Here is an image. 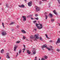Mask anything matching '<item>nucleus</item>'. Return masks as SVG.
<instances>
[{
	"label": "nucleus",
	"mask_w": 60,
	"mask_h": 60,
	"mask_svg": "<svg viewBox=\"0 0 60 60\" xmlns=\"http://www.w3.org/2000/svg\"><path fill=\"white\" fill-rule=\"evenodd\" d=\"M23 46H24V47H25V45H23Z\"/></svg>",
	"instance_id": "53"
},
{
	"label": "nucleus",
	"mask_w": 60,
	"mask_h": 60,
	"mask_svg": "<svg viewBox=\"0 0 60 60\" xmlns=\"http://www.w3.org/2000/svg\"><path fill=\"white\" fill-rule=\"evenodd\" d=\"M40 40L41 41H43V40H42V38L41 37H40Z\"/></svg>",
	"instance_id": "22"
},
{
	"label": "nucleus",
	"mask_w": 60,
	"mask_h": 60,
	"mask_svg": "<svg viewBox=\"0 0 60 60\" xmlns=\"http://www.w3.org/2000/svg\"><path fill=\"white\" fill-rule=\"evenodd\" d=\"M2 26L4 28V23L2 22Z\"/></svg>",
	"instance_id": "26"
},
{
	"label": "nucleus",
	"mask_w": 60,
	"mask_h": 60,
	"mask_svg": "<svg viewBox=\"0 0 60 60\" xmlns=\"http://www.w3.org/2000/svg\"><path fill=\"white\" fill-rule=\"evenodd\" d=\"M18 46H17V45H15V46L14 47V51H15L16 49L17 48H18Z\"/></svg>",
	"instance_id": "11"
},
{
	"label": "nucleus",
	"mask_w": 60,
	"mask_h": 60,
	"mask_svg": "<svg viewBox=\"0 0 60 60\" xmlns=\"http://www.w3.org/2000/svg\"><path fill=\"white\" fill-rule=\"evenodd\" d=\"M45 19L46 20L47 19H48V16L47 15H45Z\"/></svg>",
	"instance_id": "21"
},
{
	"label": "nucleus",
	"mask_w": 60,
	"mask_h": 60,
	"mask_svg": "<svg viewBox=\"0 0 60 60\" xmlns=\"http://www.w3.org/2000/svg\"><path fill=\"white\" fill-rule=\"evenodd\" d=\"M35 16H36V17H37V16H38V14H36L35 15Z\"/></svg>",
	"instance_id": "35"
},
{
	"label": "nucleus",
	"mask_w": 60,
	"mask_h": 60,
	"mask_svg": "<svg viewBox=\"0 0 60 60\" xmlns=\"http://www.w3.org/2000/svg\"><path fill=\"white\" fill-rule=\"evenodd\" d=\"M7 56L6 57L7 58L9 59L10 58V57L9 56L10 55H9V53H6Z\"/></svg>",
	"instance_id": "7"
},
{
	"label": "nucleus",
	"mask_w": 60,
	"mask_h": 60,
	"mask_svg": "<svg viewBox=\"0 0 60 60\" xmlns=\"http://www.w3.org/2000/svg\"><path fill=\"white\" fill-rule=\"evenodd\" d=\"M24 1L26 2L27 0H24Z\"/></svg>",
	"instance_id": "51"
},
{
	"label": "nucleus",
	"mask_w": 60,
	"mask_h": 60,
	"mask_svg": "<svg viewBox=\"0 0 60 60\" xmlns=\"http://www.w3.org/2000/svg\"><path fill=\"white\" fill-rule=\"evenodd\" d=\"M31 19H33V18L31 17Z\"/></svg>",
	"instance_id": "44"
},
{
	"label": "nucleus",
	"mask_w": 60,
	"mask_h": 60,
	"mask_svg": "<svg viewBox=\"0 0 60 60\" xmlns=\"http://www.w3.org/2000/svg\"><path fill=\"white\" fill-rule=\"evenodd\" d=\"M4 42H6V41H5V40H4Z\"/></svg>",
	"instance_id": "54"
},
{
	"label": "nucleus",
	"mask_w": 60,
	"mask_h": 60,
	"mask_svg": "<svg viewBox=\"0 0 60 60\" xmlns=\"http://www.w3.org/2000/svg\"><path fill=\"white\" fill-rule=\"evenodd\" d=\"M59 4H60V2L59 3Z\"/></svg>",
	"instance_id": "57"
},
{
	"label": "nucleus",
	"mask_w": 60,
	"mask_h": 60,
	"mask_svg": "<svg viewBox=\"0 0 60 60\" xmlns=\"http://www.w3.org/2000/svg\"><path fill=\"white\" fill-rule=\"evenodd\" d=\"M35 37L36 38L34 40V41H35L36 40V39H39V37L38 36V35H34Z\"/></svg>",
	"instance_id": "6"
},
{
	"label": "nucleus",
	"mask_w": 60,
	"mask_h": 60,
	"mask_svg": "<svg viewBox=\"0 0 60 60\" xmlns=\"http://www.w3.org/2000/svg\"><path fill=\"white\" fill-rule=\"evenodd\" d=\"M34 36L33 35H31V37H30V41H31V39H33L34 38Z\"/></svg>",
	"instance_id": "13"
},
{
	"label": "nucleus",
	"mask_w": 60,
	"mask_h": 60,
	"mask_svg": "<svg viewBox=\"0 0 60 60\" xmlns=\"http://www.w3.org/2000/svg\"><path fill=\"white\" fill-rule=\"evenodd\" d=\"M51 21L52 22H53L54 21V19H51Z\"/></svg>",
	"instance_id": "30"
},
{
	"label": "nucleus",
	"mask_w": 60,
	"mask_h": 60,
	"mask_svg": "<svg viewBox=\"0 0 60 60\" xmlns=\"http://www.w3.org/2000/svg\"><path fill=\"white\" fill-rule=\"evenodd\" d=\"M35 22H36V21H33V23H35Z\"/></svg>",
	"instance_id": "38"
},
{
	"label": "nucleus",
	"mask_w": 60,
	"mask_h": 60,
	"mask_svg": "<svg viewBox=\"0 0 60 60\" xmlns=\"http://www.w3.org/2000/svg\"><path fill=\"white\" fill-rule=\"evenodd\" d=\"M45 60V59H43V58H42L41 60Z\"/></svg>",
	"instance_id": "43"
},
{
	"label": "nucleus",
	"mask_w": 60,
	"mask_h": 60,
	"mask_svg": "<svg viewBox=\"0 0 60 60\" xmlns=\"http://www.w3.org/2000/svg\"><path fill=\"white\" fill-rule=\"evenodd\" d=\"M41 4V2H40V3H39V4Z\"/></svg>",
	"instance_id": "45"
},
{
	"label": "nucleus",
	"mask_w": 60,
	"mask_h": 60,
	"mask_svg": "<svg viewBox=\"0 0 60 60\" xmlns=\"http://www.w3.org/2000/svg\"><path fill=\"white\" fill-rule=\"evenodd\" d=\"M34 60H37L36 59H35Z\"/></svg>",
	"instance_id": "61"
},
{
	"label": "nucleus",
	"mask_w": 60,
	"mask_h": 60,
	"mask_svg": "<svg viewBox=\"0 0 60 60\" xmlns=\"http://www.w3.org/2000/svg\"><path fill=\"white\" fill-rule=\"evenodd\" d=\"M27 18H30L29 17V15L28 16H27Z\"/></svg>",
	"instance_id": "49"
},
{
	"label": "nucleus",
	"mask_w": 60,
	"mask_h": 60,
	"mask_svg": "<svg viewBox=\"0 0 60 60\" xmlns=\"http://www.w3.org/2000/svg\"><path fill=\"white\" fill-rule=\"evenodd\" d=\"M26 41H28V40L27 39H26Z\"/></svg>",
	"instance_id": "52"
},
{
	"label": "nucleus",
	"mask_w": 60,
	"mask_h": 60,
	"mask_svg": "<svg viewBox=\"0 0 60 60\" xmlns=\"http://www.w3.org/2000/svg\"><path fill=\"white\" fill-rule=\"evenodd\" d=\"M18 54H19V53H18V52H17L16 54V57H17V56H18Z\"/></svg>",
	"instance_id": "27"
},
{
	"label": "nucleus",
	"mask_w": 60,
	"mask_h": 60,
	"mask_svg": "<svg viewBox=\"0 0 60 60\" xmlns=\"http://www.w3.org/2000/svg\"><path fill=\"white\" fill-rule=\"evenodd\" d=\"M51 2H50V4H51Z\"/></svg>",
	"instance_id": "63"
},
{
	"label": "nucleus",
	"mask_w": 60,
	"mask_h": 60,
	"mask_svg": "<svg viewBox=\"0 0 60 60\" xmlns=\"http://www.w3.org/2000/svg\"><path fill=\"white\" fill-rule=\"evenodd\" d=\"M19 6L21 8H24L25 7V6L23 4L21 5H19Z\"/></svg>",
	"instance_id": "12"
},
{
	"label": "nucleus",
	"mask_w": 60,
	"mask_h": 60,
	"mask_svg": "<svg viewBox=\"0 0 60 60\" xmlns=\"http://www.w3.org/2000/svg\"><path fill=\"white\" fill-rule=\"evenodd\" d=\"M53 41L52 40H50L49 41V42H52Z\"/></svg>",
	"instance_id": "37"
},
{
	"label": "nucleus",
	"mask_w": 60,
	"mask_h": 60,
	"mask_svg": "<svg viewBox=\"0 0 60 60\" xmlns=\"http://www.w3.org/2000/svg\"><path fill=\"white\" fill-rule=\"evenodd\" d=\"M4 49H2L1 51V53H4Z\"/></svg>",
	"instance_id": "18"
},
{
	"label": "nucleus",
	"mask_w": 60,
	"mask_h": 60,
	"mask_svg": "<svg viewBox=\"0 0 60 60\" xmlns=\"http://www.w3.org/2000/svg\"><path fill=\"white\" fill-rule=\"evenodd\" d=\"M60 42V38H59L57 40V41L56 43V44H57V43H59Z\"/></svg>",
	"instance_id": "10"
},
{
	"label": "nucleus",
	"mask_w": 60,
	"mask_h": 60,
	"mask_svg": "<svg viewBox=\"0 0 60 60\" xmlns=\"http://www.w3.org/2000/svg\"><path fill=\"white\" fill-rule=\"evenodd\" d=\"M42 49L44 50L43 48H47V45L46 44L44 45L43 46H42Z\"/></svg>",
	"instance_id": "8"
},
{
	"label": "nucleus",
	"mask_w": 60,
	"mask_h": 60,
	"mask_svg": "<svg viewBox=\"0 0 60 60\" xmlns=\"http://www.w3.org/2000/svg\"><path fill=\"white\" fill-rule=\"evenodd\" d=\"M27 53H28V54L29 55H30V54H31V52H29V50H27Z\"/></svg>",
	"instance_id": "14"
},
{
	"label": "nucleus",
	"mask_w": 60,
	"mask_h": 60,
	"mask_svg": "<svg viewBox=\"0 0 60 60\" xmlns=\"http://www.w3.org/2000/svg\"><path fill=\"white\" fill-rule=\"evenodd\" d=\"M22 18L23 19V21H26V16H22Z\"/></svg>",
	"instance_id": "9"
},
{
	"label": "nucleus",
	"mask_w": 60,
	"mask_h": 60,
	"mask_svg": "<svg viewBox=\"0 0 60 60\" xmlns=\"http://www.w3.org/2000/svg\"><path fill=\"white\" fill-rule=\"evenodd\" d=\"M49 4H50V3H49Z\"/></svg>",
	"instance_id": "58"
},
{
	"label": "nucleus",
	"mask_w": 60,
	"mask_h": 60,
	"mask_svg": "<svg viewBox=\"0 0 60 60\" xmlns=\"http://www.w3.org/2000/svg\"><path fill=\"white\" fill-rule=\"evenodd\" d=\"M40 60V59H39V60Z\"/></svg>",
	"instance_id": "60"
},
{
	"label": "nucleus",
	"mask_w": 60,
	"mask_h": 60,
	"mask_svg": "<svg viewBox=\"0 0 60 60\" xmlns=\"http://www.w3.org/2000/svg\"><path fill=\"white\" fill-rule=\"evenodd\" d=\"M24 51H23V53H24Z\"/></svg>",
	"instance_id": "55"
},
{
	"label": "nucleus",
	"mask_w": 60,
	"mask_h": 60,
	"mask_svg": "<svg viewBox=\"0 0 60 60\" xmlns=\"http://www.w3.org/2000/svg\"><path fill=\"white\" fill-rule=\"evenodd\" d=\"M22 50L23 51H25V50H26V48H25V47L24 48L22 49Z\"/></svg>",
	"instance_id": "33"
},
{
	"label": "nucleus",
	"mask_w": 60,
	"mask_h": 60,
	"mask_svg": "<svg viewBox=\"0 0 60 60\" xmlns=\"http://www.w3.org/2000/svg\"><path fill=\"white\" fill-rule=\"evenodd\" d=\"M44 57H45V59H47V58H48V57L47 56L45 55V56H44Z\"/></svg>",
	"instance_id": "24"
},
{
	"label": "nucleus",
	"mask_w": 60,
	"mask_h": 60,
	"mask_svg": "<svg viewBox=\"0 0 60 60\" xmlns=\"http://www.w3.org/2000/svg\"><path fill=\"white\" fill-rule=\"evenodd\" d=\"M44 14L45 15H46V14H47V12H45L44 13Z\"/></svg>",
	"instance_id": "40"
},
{
	"label": "nucleus",
	"mask_w": 60,
	"mask_h": 60,
	"mask_svg": "<svg viewBox=\"0 0 60 60\" xmlns=\"http://www.w3.org/2000/svg\"><path fill=\"white\" fill-rule=\"evenodd\" d=\"M6 7H7V8H9V6H8V5L7 4H6Z\"/></svg>",
	"instance_id": "23"
},
{
	"label": "nucleus",
	"mask_w": 60,
	"mask_h": 60,
	"mask_svg": "<svg viewBox=\"0 0 60 60\" xmlns=\"http://www.w3.org/2000/svg\"><path fill=\"white\" fill-rule=\"evenodd\" d=\"M49 15H50V16L51 18V17H53V15H52V14H51V13H50L49 14Z\"/></svg>",
	"instance_id": "19"
},
{
	"label": "nucleus",
	"mask_w": 60,
	"mask_h": 60,
	"mask_svg": "<svg viewBox=\"0 0 60 60\" xmlns=\"http://www.w3.org/2000/svg\"><path fill=\"white\" fill-rule=\"evenodd\" d=\"M36 11H39L40 8L39 7H38L37 6H36Z\"/></svg>",
	"instance_id": "3"
},
{
	"label": "nucleus",
	"mask_w": 60,
	"mask_h": 60,
	"mask_svg": "<svg viewBox=\"0 0 60 60\" xmlns=\"http://www.w3.org/2000/svg\"><path fill=\"white\" fill-rule=\"evenodd\" d=\"M14 24V22H11V23L10 24V25H13V24Z\"/></svg>",
	"instance_id": "28"
},
{
	"label": "nucleus",
	"mask_w": 60,
	"mask_h": 60,
	"mask_svg": "<svg viewBox=\"0 0 60 60\" xmlns=\"http://www.w3.org/2000/svg\"><path fill=\"white\" fill-rule=\"evenodd\" d=\"M59 33H60V31H59Z\"/></svg>",
	"instance_id": "62"
},
{
	"label": "nucleus",
	"mask_w": 60,
	"mask_h": 60,
	"mask_svg": "<svg viewBox=\"0 0 60 60\" xmlns=\"http://www.w3.org/2000/svg\"><path fill=\"white\" fill-rule=\"evenodd\" d=\"M45 35L46 36V37L47 38L49 39V37H48V35H47V34H45Z\"/></svg>",
	"instance_id": "25"
},
{
	"label": "nucleus",
	"mask_w": 60,
	"mask_h": 60,
	"mask_svg": "<svg viewBox=\"0 0 60 60\" xmlns=\"http://www.w3.org/2000/svg\"><path fill=\"white\" fill-rule=\"evenodd\" d=\"M37 29H34V30H35V31H36Z\"/></svg>",
	"instance_id": "48"
},
{
	"label": "nucleus",
	"mask_w": 60,
	"mask_h": 60,
	"mask_svg": "<svg viewBox=\"0 0 60 60\" xmlns=\"http://www.w3.org/2000/svg\"><path fill=\"white\" fill-rule=\"evenodd\" d=\"M50 48H49L47 47V46L46 48H47V49L49 51H51V50H52V51H53V49H52V47L51 46H50Z\"/></svg>",
	"instance_id": "2"
},
{
	"label": "nucleus",
	"mask_w": 60,
	"mask_h": 60,
	"mask_svg": "<svg viewBox=\"0 0 60 60\" xmlns=\"http://www.w3.org/2000/svg\"><path fill=\"white\" fill-rule=\"evenodd\" d=\"M35 19H36L37 20H38V19H39V18H38L37 17V18H35Z\"/></svg>",
	"instance_id": "34"
},
{
	"label": "nucleus",
	"mask_w": 60,
	"mask_h": 60,
	"mask_svg": "<svg viewBox=\"0 0 60 60\" xmlns=\"http://www.w3.org/2000/svg\"><path fill=\"white\" fill-rule=\"evenodd\" d=\"M17 19H18V20L19 19V18H17Z\"/></svg>",
	"instance_id": "59"
},
{
	"label": "nucleus",
	"mask_w": 60,
	"mask_h": 60,
	"mask_svg": "<svg viewBox=\"0 0 60 60\" xmlns=\"http://www.w3.org/2000/svg\"><path fill=\"white\" fill-rule=\"evenodd\" d=\"M35 59H37V57H35Z\"/></svg>",
	"instance_id": "50"
},
{
	"label": "nucleus",
	"mask_w": 60,
	"mask_h": 60,
	"mask_svg": "<svg viewBox=\"0 0 60 60\" xmlns=\"http://www.w3.org/2000/svg\"><path fill=\"white\" fill-rule=\"evenodd\" d=\"M16 42V43H20V41H17V42Z\"/></svg>",
	"instance_id": "32"
},
{
	"label": "nucleus",
	"mask_w": 60,
	"mask_h": 60,
	"mask_svg": "<svg viewBox=\"0 0 60 60\" xmlns=\"http://www.w3.org/2000/svg\"><path fill=\"white\" fill-rule=\"evenodd\" d=\"M33 55H35L36 54V52L34 51V52L33 51H32Z\"/></svg>",
	"instance_id": "17"
},
{
	"label": "nucleus",
	"mask_w": 60,
	"mask_h": 60,
	"mask_svg": "<svg viewBox=\"0 0 60 60\" xmlns=\"http://www.w3.org/2000/svg\"><path fill=\"white\" fill-rule=\"evenodd\" d=\"M52 28H53V27H52Z\"/></svg>",
	"instance_id": "64"
},
{
	"label": "nucleus",
	"mask_w": 60,
	"mask_h": 60,
	"mask_svg": "<svg viewBox=\"0 0 60 60\" xmlns=\"http://www.w3.org/2000/svg\"><path fill=\"white\" fill-rule=\"evenodd\" d=\"M36 26L37 27L38 29H42L43 27H42V24H41L39 23V24H36Z\"/></svg>",
	"instance_id": "1"
},
{
	"label": "nucleus",
	"mask_w": 60,
	"mask_h": 60,
	"mask_svg": "<svg viewBox=\"0 0 60 60\" xmlns=\"http://www.w3.org/2000/svg\"><path fill=\"white\" fill-rule=\"evenodd\" d=\"M2 34L3 36H5L6 35L7 33H6V32L4 31L2 32Z\"/></svg>",
	"instance_id": "5"
},
{
	"label": "nucleus",
	"mask_w": 60,
	"mask_h": 60,
	"mask_svg": "<svg viewBox=\"0 0 60 60\" xmlns=\"http://www.w3.org/2000/svg\"><path fill=\"white\" fill-rule=\"evenodd\" d=\"M60 50L59 49H57V51H59Z\"/></svg>",
	"instance_id": "39"
},
{
	"label": "nucleus",
	"mask_w": 60,
	"mask_h": 60,
	"mask_svg": "<svg viewBox=\"0 0 60 60\" xmlns=\"http://www.w3.org/2000/svg\"><path fill=\"white\" fill-rule=\"evenodd\" d=\"M1 59V57L0 56V59Z\"/></svg>",
	"instance_id": "56"
},
{
	"label": "nucleus",
	"mask_w": 60,
	"mask_h": 60,
	"mask_svg": "<svg viewBox=\"0 0 60 60\" xmlns=\"http://www.w3.org/2000/svg\"><path fill=\"white\" fill-rule=\"evenodd\" d=\"M58 25H59V26H60V23H58Z\"/></svg>",
	"instance_id": "41"
},
{
	"label": "nucleus",
	"mask_w": 60,
	"mask_h": 60,
	"mask_svg": "<svg viewBox=\"0 0 60 60\" xmlns=\"http://www.w3.org/2000/svg\"><path fill=\"white\" fill-rule=\"evenodd\" d=\"M32 4V1H30L28 3V6H31Z\"/></svg>",
	"instance_id": "4"
},
{
	"label": "nucleus",
	"mask_w": 60,
	"mask_h": 60,
	"mask_svg": "<svg viewBox=\"0 0 60 60\" xmlns=\"http://www.w3.org/2000/svg\"><path fill=\"white\" fill-rule=\"evenodd\" d=\"M11 31H14V29H12Z\"/></svg>",
	"instance_id": "42"
},
{
	"label": "nucleus",
	"mask_w": 60,
	"mask_h": 60,
	"mask_svg": "<svg viewBox=\"0 0 60 60\" xmlns=\"http://www.w3.org/2000/svg\"><path fill=\"white\" fill-rule=\"evenodd\" d=\"M58 3L60 2V0H58Z\"/></svg>",
	"instance_id": "46"
},
{
	"label": "nucleus",
	"mask_w": 60,
	"mask_h": 60,
	"mask_svg": "<svg viewBox=\"0 0 60 60\" xmlns=\"http://www.w3.org/2000/svg\"><path fill=\"white\" fill-rule=\"evenodd\" d=\"M33 15L31 14V15H29V17L30 18H31V17H33Z\"/></svg>",
	"instance_id": "20"
},
{
	"label": "nucleus",
	"mask_w": 60,
	"mask_h": 60,
	"mask_svg": "<svg viewBox=\"0 0 60 60\" xmlns=\"http://www.w3.org/2000/svg\"><path fill=\"white\" fill-rule=\"evenodd\" d=\"M19 54H20V53L21 52V49H20L19 51Z\"/></svg>",
	"instance_id": "29"
},
{
	"label": "nucleus",
	"mask_w": 60,
	"mask_h": 60,
	"mask_svg": "<svg viewBox=\"0 0 60 60\" xmlns=\"http://www.w3.org/2000/svg\"><path fill=\"white\" fill-rule=\"evenodd\" d=\"M42 1H47V0H42Z\"/></svg>",
	"instance_id": "47"
},
{
	"label": "nucleus",
	"mask_w": 60,
	"mask_h": 60,
	"mask_svg": "<svg viewBox=\"0 0 60 60\" xmlns=\"http://www.w3.org/2000/svg\"><path fill=\"white\" fill-rule=\"evenodd\" d=\"M23 40H24L25 39H26V37H25V36H23Z\"/></svg>",
	"instance_id": "31"
},
{
	"label": "nucleus",
	"mask_w": 60,
	"mask_h": 60,
	"mask_svg": "<svg viewBox=\"0 0 60 60\" xmlns=\"http://www.w3.org/2000/svg\"><path fill=\"white\" fill-rule=\"evenodd\" d=\"M53 12L56 15H57V13H56V10H54L53 11Z\"/></svg>",
	"instance_id": "16"
},
{
	"label": "nucleus",
	"mask_w": 60,
	"mask_h": 60,
	"mask_svg": "<svg viewBox=\"0 0 60 60\" xmlns=\"http://www.w3.org/2000/svg\"><path fill=\"white\" fill-rule=\"evenodd\" d=\"M17 28H19V25H17Z\"/></svg>",
	"instance_id": "36"
},
{
	"label": "nucleus",
	"mask_w": 60,
	"mask_h": 60,
	"mask_svg": "<svg viewBox=\"0 0 60 60\" xmlns=\"http://www.w3.org/2000/svg\"><path fill=\"white\" fill-rule=\"evenodd\" d=\"M21 31H22V32L23 33V34H25L26 33V31H25L24 30H22Z\"/></svg>",
	"instance_id": "15"
}]
</instances>
